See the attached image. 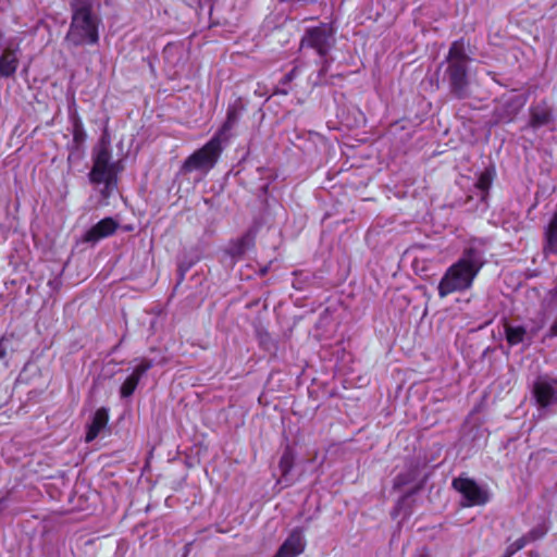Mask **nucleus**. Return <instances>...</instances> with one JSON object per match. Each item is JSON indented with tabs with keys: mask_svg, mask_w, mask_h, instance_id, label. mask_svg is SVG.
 I'll return each mask as SVG.
<instances>
[{
	"mask_svg": "<svg viewBox=\"0 0 557 557\" xmlns=\"http://www.w3.org/2000/svg\"><path fill=\"white\" fill-rule=\"evenodd\" d=\"M414 557H428V555L424 552H419Z\"/></svg>",
	"mask_w": 557,
	"mask_h": 557,
	"instance_id": "a878e982",
	"label": "nucleus"
},
{
	"mask_svg": "<svg viewBox=\"0 0 557 557\" xmlns=\"http://www.w3.org/2000/svg\"><path fill=\"white\" fill-rule=\"evenodd\" d=\"M491 185H492V174L490 171H484L483 173L480 174V176L475 183V188L478 189L482 201H485Z\"/></svg>",
	"mask_w": 557,
	"mask_h": 557,
	"instance_id": "a211bd4d",
	"label": "nucleus"
},
{
	"mask_svg": "<svg viewBox=\"0 0 557 557\" xmlns=\"http://www.w3.org/2000/svg\"><path fill=\"white\" fill-rule=\"evenodd\" d=\"M548 528L543 522L534 527L528 534L524 536L528 539V543L542 539L547 533Z\"/></svg>",
	"mask_w": 557,
	"mask_h": 557,
	"instance_id": "aec40b11",
	"label": "nucleus"
},
{
	"mask_svg": "<svg viewBox=\"0 0 557 557\" xmlns=\"http://www.w3.org/2000/svg\"><path fill=\"white\" fill-rule=\"evenodd\" d=\"M108 422V411L104 408L98 409L92 418L91 424L86 434V442H92Z\"/></svg>",
	"mask_w": 557,
	"mask_h": 557,
	"instance_id": "2eb2a0df",
	"label": "nucleus"
},
{
	"mask_svg": "<svg viewBox=\"0 0 557 557\" xmlns=\"http://www.w3.org/2000/svg\"><path fill=\"white\" fill-rule=\"evenodd\" d=\"M136 362L133 372L126 377L120 388L122 398H127L135 392L140 379L153 367V362L147 358H140L134 360Z\"/></svg>",
	"mask_w": 557,
	"mask_h": 557,
	"instance_id": "9d476101",
	"label": "nucleus"
},
{
	"mask_svg": "<svg viewBox=\"0 0 557 557\" xmlns=\"http://www.w3.org/2000/svg\"><path fill=\"white\" fill-rule=\"evenodd\" d=\"M117 227V223L112 218H104L86 232L84 239L86 242H98L112 235Z\"/></svg>",
	"mask_w": 557,
	"mask_h": 557,
	"instance_id": "ddd939ff",
	"label": "nucleus"
},
{
	"mask_svg": "<svg viewBox=\"0 0 557 557\" xmlns=\"http://www.w3.org/2000/svg\"><path fill=\"white\" fill-rule=\"evenodd\" d=\"M82 125L79 123H75V131H74V137L75 139L78 138V135L81 133Z\"/></svg>",
	"mask_w": 557,
	"mask_h": 557,
	"instance_id": "393cba45",
	"label": "nucleus"
},
{
	"mask_svg": "<svg viewBox=\"0 0 557 557\" xmlns=\"http://www.w3.org/2000/svg\"><path fill=\"white\" fill-rule=\"evenodd\" d=\"M239 120V112L236 108H228L227 110V115H226V120L225 122L223 123L221 129L219 131V133L216 135H220V139L222 140V137H224L226 135V133L228 131H231L235 125L236 123L238 122Z\"/></svg>",
	"mask_w": 557,
	"mask_h": 557,
	"instance_id": "6ab92c4d",
	"label": "nucleus"
},
{
	"mask_svg": "<svg viewBox=\"0 0 557 557\" xmlns=\"http://www.w3.org/2000/svg\"><path fill=\"white\" fill-rule=\"evenodd\" d=\"M334 44V30L327 24L307 29L301 39L302 48L314 49L320 57H325Z\"/></svg>",
	"mask_w": 557,
	"mask_h": 557,
	"instance_id": "0eeeda50",
	"label": "nucleus"
},
{
	"mask_svg": "<svg viewBox=\"0 0 557 557\" xmlns=\"http://www.w3.org/2000/svg\"><path fill=\"white\" fill-rule=\"evenodd\" d=\"M523 103H524V101H519V102H518V106H517V109H519L520 107H522V106H523Z\"/></svg>",
	"mask_w": 557,
	"mask_h": 557,
	"instance_id": "bb28decb",
	"label": "nucleus"
},
{
	"mask_svg": "<svg viewBox=\"0 0 557 557\" xmlns=\"http://www.w3.org/2000/svg\"><path fill=\"white\" fill-rule=\"evenodd\" d=\"M21 40L17 37H11L1 45L0 53V76L4 78L12 77L20 63Z\"/></svg>",
	"mask_w": 557,
	"mask_h": 557,
	"instance_id": "6e6552de",
	"label": "nucleus"
},
{
	"mask_svg": "<svg viewBox=\"0 0 557 557\" xmlns=\"http://www.w3.org/2000/svg\"><path fill=\"white\" fill-rule=\"evenodd\" d=\"M552 122V112L546 103H540L532 108L530 124L533 128L548 126Z\"/></svg>",
	"mask_w": 557,
	"mask_h": 557,
	"instance_id": "4468645a",
	"label": "nucleus"
},
{
	"mask_svg": "<svg viewBox=\"0 0 557 557\" xmlns=\"http://www.w3.org/2000/svg\"><path fill=\"white\" fill-rule=\"evenodd\" d=\"M528 544V539L525 536H521L513 543H511L507 548L504 555L506 557H512L517 552L522 549Z\"/></svg>",
	"mask_w": 557,
	"mask_h": 557,
	"instance_id": "412c9836",
	"label": "nucleus"
},
{
	"mask_svg": "<svg viewBox=\"0 0 557 557\" xmlns=\"http://www.w3.org/2000/svg\"><path fill=\"white\" fill-rule=\"evenodd\" d=\"M293 467V456L290 453L285 451L280 460V469L283 475H286Z\"/></svg>",
	"mask_w": 557,
	"mask_h": 557,
	"instance_id": "4be33fe9",
	"label": "nucleus"
},
{
	"mask_svg": "<svg viewBox=\"0 0 557 557\" xmlns=\"http://www.w3.org/2000/svg\"><path fill=\"white\" fill-rule=\"evenodd\" d=\"M324 71H326V64H324V65L322 66L321 72H324Z\"/></svg>",
	"mask_w": 557,
	"mask_h": 557,
	"instance_id": "cd10ccee",
	"label": "nucleus"
},
{
	"mask_svg": "<svg viewBox=\"0 0 557 557\" xmlns=\"http://www.w3.org/2000/svg\"><path fill=\"white\" fill-rule=\"evenodd\" d=\"M5 352H7V348L4 347V341L1 339L0 341V359L5 356Z\"/></svg>",
	"mask_w": 557,
	"mask_h": 557,
	"instance_id": "b1692460",
	"label": "nucleus"
},
{
	"mask_svg": "<svg viewBox=\"0 0 557 557\" xmlns=\"http://www.w3.org/2000/svg\"><path fill=\"white\" fill-rule=\"evenodd\" d=\"M253 235L248 232L231 244L228 252L233 258H242L253 246Z\"/></svg>",
	"mask_w": 557,
	"mask_h": 557,
	"instance_id": "dca6fc26",
	"label": "nucleus"
},
{
	"mask_svg": "<svg viewBox=\"0 0 557 557\" xmlns=\"http://www.w3.org/2000/svg\"><path fill=\"white\" fill-rule=\"evenodd\" d=\"M469 58L465 53L463 45L460 41H454L447 55L448 67L447 75L450 91L457 98H465L468 94L467 62Z\"/></svg>",
	"mask_w": 557,
	"mask_h": 557,
	"instance_id": "20e7f679",
	"label": "nucleus"
},
{
	"mask_svg": "<svg viewBox=\"0 0 557 557\" xmlns=\"http://www.w3.org/2000/svg\"><path fill=\"white\" fill-rule=\"evenodd\" d=\"M297 72H298V67L295 66L289 73H287L284 78H283V83L284 84H288L290 83L297 75Z\"/></svg>",
	"mask_w": 557,
	"mask_h": 557,
	"instance_id": "5701e85b",
	"label": "nucleus"
},
{
	"mask_svg": "<svg viewBox=\"0 0 557 557\" xmlns=\"http://www.w3.org/2000/svg\"><path fill=\"white\" fill-rule=\"evenodd\" d=\"M220 135H214L202 148L190 154L184 162L185 172L208 173L218 162L222 152Z\"/></svg>",
	"mask_w": 557,
	"mask_h": 557,
	"instance_id": "39448f33",
	"label": "nucleus"
},
{
	"mask_svg": "<svg viewBox=\"0 0 557 557\" xmlns=\"http://www.w3.org/2000/svg\"><path fill=\"white\" fill-rule=\"evenodd\" d=\"M545 253H557V214L550 221L546 233Z\"/></svg>",
	"mask_w": 557,
	"mask_h": 557,
	"instance_id": "f3484780",
	"label": "nucleus"
},
{
	"mask_svg": "<svg viewBox=\"0 0 557 557\" xmlns=\"http://www.w3.org/2000/svg\"><path fill=\"white\" fill-rule=\"evenodd\" d=\"M543 327V322L536 325H515V324H506L505 325V334L506 339L510 346H515L523 343L524 341H530L541 329Z\"/></svg>",
	"mask_w": 557,
	"mask_h": 557,
	"instance_id": "9b49d317",
	"label": "nucleus"
},
{
	"mask_svg": "<svg viewBox=\"0 0 557 557\" xmlns=\"http://www.w3.org/2000/svg\"><path fill=\"white\" fill-rule=\"evenodd\" d=\"M533 395L541 408L557 405V379L544 375L537 377L533 385Z\"/></svg>",
	"mask_w": 557,
	"mask_h": 557,
	"instance_id": "1a4fd4ad",
	"label": "nucleus"
},
{
	"mask_svg": "<svg viewBox=\"0 0 557 557\" xmlns=\"http://www.w3.org/2000/svg\"><path fill=\"white\" fill-rule=\"evenodd\" d=\"M98 20L88 5L74 9L66 40L74 46L94 45L98 41Z\"/></svg>",
	"mask_w": 557,
	"mask_h": 557,
	"instance_id": "7ed1b4c3",
	"label": "nucleus"
},
{
	"mask_svg": "<svg viewBox=\"0 0 557 557\" xmlns=\"http://www.w3.org/2000/svg\"><path fill=\"white\" fill-rule=\"evenodd\" d=\"M484 255V250L474 244L467 247L442 276L437 286L438 296L445 298L453 293L470 289L485 264Z\"/></svg>",
	"mask_w": 557,
	"mask_h": 557,
	"instance_id": "f257e3e1",
	"label": "nucleus"
},
{
	"mask_svg": "<svg viewBox=\"0 0 557 557\" xmlns=\"http://www.w3.org/2000/svg\"><path fill=\"white\" fill-rule=\"evenodd\" d=\"M94 165L89 173V180L95 185H103L101 194L108 197L116 184V175L120 171L119 163L111 160V151L107 144L101 143L94 151Z\"/></svg>",
	"mask_w": 557,
	"mask_h": 557,
	"instance_id": "f03ea898",
	"label": "nucleus"
},
{
	"mask_svg": "<svg viewBox=\"0 0 557 557\" xmlns=\"http://www.w3.org/2000/svg\"><path fill=\"white\" fill-rule=\"evenodd\" d=\"M306 541L301 530H294L273 557H297L304 550Z\"/></svg>",
	"mask_w": 557,
	"mask_h": 557,
	"instance_id": "f8f14e48",
	"label": "nucleus"
},
{
	"mask_svg": "<svg viewBox=\"0 0 557 557\" xmlns=\"http://www.w3.org/2000/svg\"><path fill=\"white\" fill-rule=\"evenodd\" d=\"M453 487L462 496V507L483 506L491 499V493L485 485L474 480L459 476L453 480Z\"/></svg>",
	"mask_w": 557,
	"mask_h": 557,
	"instance_id": "423d86ee",
	"label": "nucleus"
}]
</instances>
